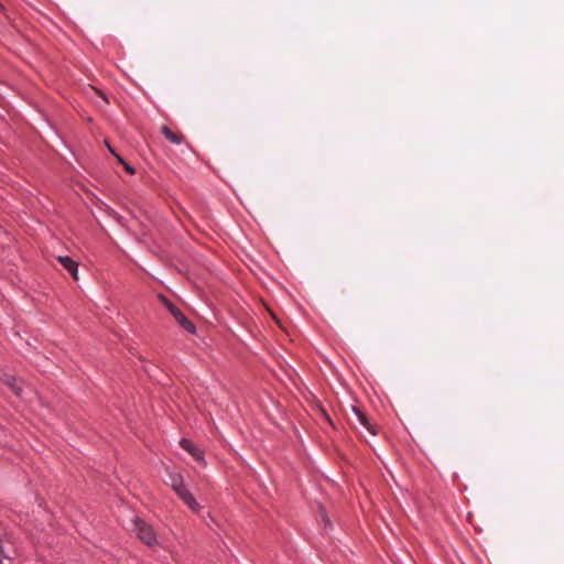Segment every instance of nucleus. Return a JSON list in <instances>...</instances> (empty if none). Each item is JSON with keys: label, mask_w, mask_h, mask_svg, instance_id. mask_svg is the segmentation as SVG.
Here are the masks:
<instances>
[{"label": "nucleus", "mask_w": 564, "mask_h": 564, "mask_svg": "<svg viewBox=\"0 0 564 564\" xmlns=\"http://www.w3.org/2000/svg\"><path fill=\"white\" fill-rule=\"evenodd\" d=\"M159 300L184 330H186L188 334L196 333L195 325L184 315V313L175 304H173L164 295H159Z\"/></svg>", "instance_id": "obj_1"}, {"label": "nucleus", "mask_w": 564, "mask_h": 564, "mask_svg": "<svg viewBox=\"0 0 564 564\" xmlns=\"http://www.w3.org/2000/svg\"><path fill=\"white\" fill-rule=\"evenodd\" d=\"M134 531L138 538L147 545L152 546L156 543V535L153 529L140 518L134 519Z\"/></svg>", "instance_id": "obj_2"}, {"label": "nucleus", "mask_w": 564, "mask_h": 564, "mask_svg": "<svg viewBox=\"0 0 564 564\" xmlns=\"http://www.w3.org/2000/svg\"><path fill=\"white\" fill-rule=\"evenodd\" d=\"M175 494L178 496V498L193 511H198L200 509L199 503L196 501L193 494L188 490L186 485L181 487L175 491Z\"/></svg>", "instance_id": "obj_3"}, {"label": "nucleus", "mask_w": 564, "mask_h": 564, "mask_svg": "<svg viewBox=\"0 0 564 564\" xmlns=\"http://www.w3.org/2000/svg\"><path fill=\"white\" fill-rule=\"evenodd\" d=\"M61 265L66 269L75 280H78V263L68 256L57 257Z\"/></svg>", "instance_id": "obj_4"}, {"label": "nucleus", "mask_w": 564, "mask_h": 564, "mask_svg": "<svg viewBox=\"0 0 564 564\" xmlns=\"http://www.w3.org/2000/svg\"><path fill=\"white\" fill-rule=\"evenodd\" d=\"M352 412L356 415L358 422L372 435H377V430L373 424L370 423L367 415L357 406H352Z\"/></svg>", "instance_id": "obj_5"}, {"label": "nucleus", "mask_w": 564, "mask_h": 564, "mask_svg": "<svg viewBox=\"0 0 564 564\" xmlns=\"http://www.w3.org/2000/svg\"><path fill=\"white\" fill-rule=\"evenodd\" d=\"M1 381L6 386H8L17 397L22 398V392H23L22 386L18 382V380L12 375L4 373L1 377Z\"/></svg>", "instance_id": "obj_6"}, {"label": "nucleus", "mask_w": 564, "mask_h": 564, "mask_svg": "<svg viewBox=\"0 0 564 564\" xmlns=\"http://www.w3.org/2000/svg\"><path fill=\"white\" fill-rule=\"evenodd\" d=\"M161 133L169 142L173 144L180 145L184 142V135L180 132L171 130L167 126L161 127Z\"/></svg>", "instance_id": "obj_7"}, {"label": "nucleus", "mask_w": 564, "mask_h": 564, "mask_svg": "<svg viewBox=\"0 0 564 564\" xmlns=\"http://www.w3.org/2000/svg\"><path fill=\"white\" fill-rule=\"evenodd\" d=\"M166 485H169L174 491L180 489L185 485L183 476L178 473H174L169 470L167 478L165 480Z\"/></svg>", "instance_id": "obj_8"}, {"label": "nucleus", "mask_w": 564, "mask_h": 564, "mask_svg": "<svg viewBox=\"0 0 564 564\" xmlns=\"http://www.w3.org/2000/svg\"><path fill=\"white\" fill-rule=\"evenodd\" d=\"M180 445L183 449L188 452L196 459H203L202 452L189 440H181Z\"/></svg>", "instance_id": "obj_9"}, {"label": "nucleus", "mask_w": 564, "mask_h": 564, "mask_svg": "<svg viewBox=\"0 0 564 564\" xmlns=\"http://www.w3.org/2000/svg\"><path fill=\"white\" fill-rule=\"evenodd\" d=\"M4 560H11L4 551L3 541L0 539V564H3Z\"/></svg>", "instance_id": "obj_10"}, {"label": "nucleus", "mask_w": 564, "mask_h": 564, "mask_svg": "<svg viewBox=\"0 0 564 564\" xmlns=\"http://www.w3.org/2000/svg\"><path fill=\"white\" fill-rule=\"evenodd\" d=\"M123 166L127 172H129L130 174H134V169L130 164L126 162Z\"/></svg>", "instance_id": "obj_11"}, {"label": "nucleus", "mask_w": 564, "mask_h": 564, "mask_svg": "<svg viewBox=\"0 0 564 564\" xmlns=\"http://www.w3.org/2000/svg\"><path fill=\"white\" fill-rule=\"evenodd\" d=\"M116 158H117V160H118V162H119L120 164H122V165H124V164H126V161H124L120 155L116 154Z\"/></svg>", "instance_id": "obj_12"}, {"label": "nucleus", "mask_w": 564, "mask_h": 564, "mask_svg": "<svg viewBox=\"0 0 564 564\" xmlns=\"http://www.w3.org/2000/svg\"><path fill=\"white\" fill-rule=\"evenodd\" d=\"M324 521H325V525H326V527L332 528V523H330V520H329V519L325 518V519H324Z\"/></svg>", "instance_id": "obj_13"}, {"label": "nucleus", "mask_w": 564, "mask_h": 564, "mask_svg": "<svg viewBox=\"0 0 564 564\" xmlns=\"http://www.w3.org/2000/svg\"><path fill=\"white\" fill-rule=\"evenodd\" d=\"M107 147H108L109 151L116 156L117 153L115 152V150L112 148H110V145L108 143H107Z\"/></svg>", "instance_id": "obj_14"}, {"label": "nucleus", "mask_w": 564, "mask_h": 564, "mask_svg": "<svg viewBox=\"0 0 564 564\" xmlns=\"http://www.w3.org/2000/svg\"><path fill=\"white\" fill-rule=\"evenodd\" d=\"M107 147H108L109 151L116 156L117 153L115 152V150L112 148H110V145L108 143H107Z\"/></svg>", "instance_id": "obj_15"}]
</instances>
